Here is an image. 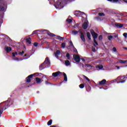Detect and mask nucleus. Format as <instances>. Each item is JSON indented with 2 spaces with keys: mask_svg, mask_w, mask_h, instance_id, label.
Returning a JSON list of instances; mask_svg holds the SVG:
<instances>
[{
  "mask_svg": "<svg viewBox=\"0 0 127 127\" xmlns=\"http://www.w3.org/2000/svg\"><path fill=\"white\" fill-rule=\"evenodd\" d=\"M90 33L93 38V41L94 43L96 44V46H98L99 45V44H98V42L96 40L97 38H98V34L95 32V31L94 30L91 29L90 30Z\"/></svg>",
  "mask_w": 127,
  "mask_h": 127,
  "instance_id": "1",
  "label": "nucleus"
},
{
  "mask_svg": "<svg viewBox=\"0 0 127 127\" xmlns=\"http://www.w3.org/2000/svg\"><path fill=\"white\" fill-rule=\"evenodd\" d=\"M36 74H38V73H35L28 76L26 78V81L27 82V83H30V82H31V79H32V78H33V76H35Z\"/></svg>",
  "mask_w": 127,
  "mask_h": 127,
  "instance_id": "2",
  "label": "nucleus"
},
{
  "mask_svg": "<svg viewBox=\"0 0 127 127\" xmlns=\"http://www.w3.org/2000/svg\"><path fill=\"white\" fill-rule=\"evenodd\" d=\"M77 31L80 34V38L83 42H86V39H85V35L84 34V33H83L81 29H79Z\"/></svg>",
  "mask_w": 127,
  "mask_h": 127,
  "instance_id": "3",
  "label": "nucleus"
},
{
  "mask_svg": "<svg viewBox=\"0 0 127 127\" xmlns=\"http://www.w3.org/2000/svg\"><path fill=\"white\" fill-rule=\"evenodd\" d=\"M44 63L47 65V67H49L50 66V61L49 60V58H46Z\"/></svg>",
  "mask_w": 127,
  "mask_h": 127,
  "instance_id": "4",
  "label": "nucleus"
},
{
  "mask_svg": "<svg viewBox=\"0 0 127 127\" xmlns=\"http://www.w3.org/2000/svg\"><path fill=\"white\" fill-rule=\"evenodd\" d=\"M73 59H74L75 62H77L78 63H79V62H80L81 60V58H80V56L77 55L75 56H73Z\"/></svg>",
  "mask_w": 127,
  "mask_h": 127,
  "instance_id": "5",
  "label": "nucleus"
},
{
  "mask_svg": "<svg viewBox=\"0 0 127 127\" xmlns=\"http://www.w3.org/2000/svg\"><path fill=\"white\" fill-rule=\"evenodd\" d=\"M59 75H60V76H62V72L61 71H57L52 73V76H53V77H58Z\"/></svg>",
  "mask_w": 127,
  "mask_h": 127,
  "instance_id": "6",
  "label": "nucleus"
},
{
  "mask_svg": "<svg viewBox=\"0 0 127 127\" xmlns=\"http://www.w3.org/2000/svg\"><path fill=\"white\" fill-rule=\"evenodd\" d=\"M47 67V65L46 64L44 63H43L41 65L39 66V69L40 71L43 70V69H45Z\"/></svg>",
  "mask_w": 127,
  "mask_h": 127,
  "instance_id": "7",
  "label": "nucleus"
},
{
  "mask_svg": "<svg viewBox=\"0 0 127 127\" xmlns=\"http://www.w3.org/2000/svg\"><path fill=\"white\" fill-rule=\"evenodd\" d=\"M35 80L37 84H41L43 82V80L39 77H36Z\"/></svg>",
  "mask_w": 127,
  "mask_h": 127,
  "instance_id": "8",
  "label": "nucleus"
},
{
  "mask_svg": "<svg viewBox=\"0 0 127 127\" xmlns=\"http://www.w3.org/2000/svg\"><path fill=\"white\" fill-rule=\"evenodd\" d=\"M115 26L118 28H122V27H124V24L119 23H115Z\"/></svg>",
  "mask_w": 127,
  "mask_h": 127,
  "instance_id": "9",
  "label": "nucleus"
},
{
  "mask_svg": "<svg viewBox=\"0 0 127 127\" xmlns=\"http://www.w3.org/2000/svg\"><path fill=\"white\" fill-rule=\"evenodd\" d=\"M88 23H87L86 22L83 23V24H82V27L83 29H87V28H88Z\"/></svg>",
  "mask_w": 127,
  "mask_h": 127,
  "instance_id": "10",
  "label": "nucleus"
},
{
  "mask_svg": "<svg viewBox=\"0 0 127 127\" xmlns=\"http://www.w3.org/2000/svg\"><path fill=\"white\" fill-rule=\"evenodd\" d=\"M107 82V80L106 79H103L102 80L99 82V85H105L106 84V82Z\"/></svg>",
  "mask_w": 127,
  "mask_h": 127,
  "instance_id": "11",
  "label": "nucleus"
},
{
  "mask_svg": "<svg viewBox=\"0 0 127 127\" xmlns=\"http://www.w3.org/2000/svg\"><path fill=\"white\" fill-rule=\"evenodd\" d=\"M61 52L60 50H57L56 53H55V56L57 58L59 57Z\"/></svg>",
  "mask_w": 127,
  "mask_h": 127,
  "instance_id": "12",
  "label": "nucleus"
},
{
  "mask_svg": "<svg viewBox=\"0 0 127 127\" xmlns=\"http://www.w3.org/2000/svg\"><path fill=\"white\" fill-rule=\"evenodd\" d=\"M62 75H63L64 77V81H65V82H67V81L68 80V79L67 78V75L66 74V73L63 72L62 73Z\"/></svg>",
  "mask_w": 127,
  "mask_h": 127,
  "instance_id": "13",
  "label": "nucleus"
},
{
  "mask_svg": "<svg viewBox=\"0 0 127 127\" xmlns=\"http://www.w3.org/2000/svg\"><path fill=\"white\" fill-rule=\"evenodd\" d=\"M5 51H6L7 53H8L9 52H10L11 51V48L6 47L5 48Z\"/></svg>",
  "mask_w": 127,
  "mask_h": 127,
  "instance_id": "14",
  "label": "nucleus"
},
{
  "mask_svg": "<svg viewBox=\"0 0 127 127\" xmlns=\"http://www.w3.org/2000/svg\"><path fill=\"white\" fill-rule=\"evenodd\" d=\"M85 88L87 92H90V91H91V86H90V85H86Z\"/></svg>",
  "mask_w": 127,
  "mask_h": 127,
  "instance_id": "15",
  "label": "nucleus"
},
{
  "mask_svg": "<svg viewBox=\"0 0 127 127\" xmlns=\"http://www.w3.org/2000/svg\"><path fill=\"white\" fill-rule=\"evenodd\" d=\"M26 41L27 43L31 44V38L29 37V38L26 39Z\"/></svg>",
  "mask_w": 127,
  "mask_h": 127,
  "instance_id": "16",
  "label": "nucleus"
},
{
  "mask_svg": "<svg viewBox=\"0 0 127 127\" xmlns=\"http://www.w3.org/2000/svg\"><path fill=\"white\" fill-rule=\"evenodd\" d=\"M47 34H48V35H49V36H51V37H53L54 36H56L55 34H54L53 33H52L50 32H48Z\"/></svg>",
  "mask_w": 127,
  "mask_h": 127,
  "instance_id": "17",
  "label": "nucleus"
},
{
  "mask_svg": "<svg viewBox=\"0 0 127 127\" xmlns=\"http://www.w3.org/2000/svg\"><path fill=\"white\" fill-rule=\"evenodd\" d=\"M86 35L87 36V38L89 39V40H91V34L90 32H88L86 33Z\"/></svg>",
  "mask_w": 127,
  "mask_h": 127,
  "instance_id": "18",
  "label": "nucleus"
},
{
  "mask_svg": "<svg viewBox=\"0 0 127 127\" xmlns=\"http://www.w3.org/2000/svg\"><path fill=\"white\" fill-rule=\"evenodd\" d=\"M64 64L66 66L70 65V61H69L68 60L65 61Z\"/></svg>",
  "mask_w": 127,
  "mask_h": 127,
  "instance_id": "19",
  "label": "nucleus"
},
{
  "mask_svg": "<svg viewBox=\"0 0 127 127\" xmlns=\"http://www.w3.org/2000/svg\"><path fill=\"white\" fill-rule=\"evenodd\" d=\"M119 63H121V64H125L127 63V61H124V60H119Z\"/></svg>",
  "mask_w": 127,
  "mask_h": 127,
  "instance_id": "20",
  "label": "nucleus"
},
{
  "mask_svg": "<svg viewBox=\"0 0 127 127\" xmlns=\"http://www.w3.org/2000/svg\"><path fill=\"white\" fill-rule=\"evenodd\" d=\"M74 15L76 16H80V11H76L74 12Z\"/></svg>",
  "mask_w": 127,
  "mask_h": 127,
  "instance_id": "21",
  "label": "nucleus"
},
{
  "mask_svg": "<svg viewBox=\"0 0 127 127\" xmlns=\"http://www.w3.org/2000/svg\"><path fill=\"white\" fill-rule=\"evenodd\" d=\"M72 34L73 35H76L77 34H78V31H76V30H73L72 31Z\"/></svg>",
  "mask_w": 127,
  "mask_h": 127,
  "instance_id": "22",
  "label": "nucleus"
},
{
  "mask_svg": "<svg viewBox=\"0 0 127 127\" xmlns=\"http://www.w3.org/2000/svg\"><path fill=\"white\" fill-rule=\"evenodd\" d=\"M79 87L80 89H84V87H85V84L82 83V84H80L79 85Z\"/></svg>",
  "mask_w": 127,
  "mask_h": 127,
  "instance_id": "23",
  "label": "nucleus"
},
{
  "mask_svg": "<svg viewBox=\"0 0 127 127\" xmlns=\"http://www.w3.org/2000/svg\"><path fill=\"white\" fill-rule=\"evenodd\" d=\"M48 126H51L52 125V120H50L47 123Z\"/></svg>",
  "mask_w": 127,
  "mask_h": 127,
  "instance_id": "24",
  "label": "nucleus"
},
{
  "mask_svg": "<svg viewBox=\"0 0 127 127\" xmlns=\"http://www.w3.org/2000/svg\"><path fill=\"white\" fill-rule=\"evenodd\" d=\"M66 46V44L65 43H63L61 45V47L62 48H65V47Z\"/></svg>",
  "mask_w": 127,
  "mask_h": 127,
  "instance_id": "25",
  "label": "nucleus"
},
{
  "mask_svg": "<svg viewBox=\"0 0 127 127\" xmlns=\"http://www.w3.org/2000/svg\"><path fill=\"white\" fill-rule=\"evenodd\" d=\"M4 10V7L3 6L0 5V11H3Z\"/></svg>",
  "mask_w": 127,
  "mask_h": 127,
  "instance_id": "26",
  "label": "nucleus"
},
{
  "mask_svg": "<svg viewBox=\"0 0 127 127\" xmlns=\"http://www.w3.org/2000/svg\"><path fill=\"white\" fill-rule=\"evenodd\" d=\"M112 1L114 2H122L123 1L121 0H113Z\"/></svg>",
  "mask_w": 127,
  "mask_h": 127,
  "instance_id": "27",
  "label": "nucleus"
},
{
  "mask_svg": "<svg viewBox=\"0 0 127 127\" xmlns=\"http://www.w3.org/2000/svg\"><path fill=\"white\" fill-rule=\"evenodd\" d=\"M38 31H39L38 30L34 31L32 34V35H33V34H37V32H38Z\"/></svg>",
  "mask_w": 127,
  "mask_h": 127,
  "instance_id": "28",
  "label": "nucleus"
},
{
  "mask_svg": "<svg viewBox=\"0 0 127 127\" xmlns=\"http://www.w3.org/2000/svg\"><path fill=\"white\" fill-rule=\"evenodd\" d=\"M126 80H121L120 81H118L117 83L119 84V83H126Z\"/></svg>",
  "mask_w": 127,
  "mask_h": 127,
  "instance_id": "29",
  "label": "nucleus"
},
{
  "mask_svg": "<svg viewBox=\"0 0 127 127\" xmlns=\"http://www.w3.org/2000/svg\"><path fill=\"white\" fill-rule=\"evenodd\" d=\"M66 57L68 60H70V54L67 53L66 55Z\"/></svg>",
  "mask_w": 127,
  "mask_h": 127,
  "instance_id": "30",
  "label": "nucleus"
},
{
  "mask_svg": "<svg viewBox=\"0 0 127 127\" xmlns=\"http://www.w3.org/2000/svg\"><path fill=\"white\" fill-rule=\"evenodd\" d=\"M83 77L86 80H87V81H88V82H90V79H89L88 77L86 76L85 75H83Z\"/></svg>",
  "mask_w": 127,
  "mask_h": 127,
  "instance_id": "31",
  "label": "nucleus"
},
{
  "mask_svg": "<svg viewBox=\"0 0 127 127\" xmlns=\"http://www.w3.org/2000/svg\"><path fill=\"white\" fill-rule=\"evenodd\" d=\"M99 40H100V41L101 40H103V36L102 35H100L99 38H98Z\"/></svg>",
  "mask_w": 127,
  "mask_h": 127,
  "instance_id": "32",
  "label": "nucleus"
},
{
  "mask_svg": "<svg viewBox=\"0 0 127 127\" xmlns=\"http://www.w3.org/2000/svg\"><path fill=\"white\" fill-rule=\"evenodd\" d=\"M98 15L99 16H105V13H99Z\"/></svg>",
  "mask_w": 127,
  "mask_h": 127,
  "instance_id": "33",
  "label": "nucleus"
},
{
  "mask_svg": "<svg viewBox=\"0 0 127 127\" xmlns=\"http://www.w3.org/2000/svg\"><path fill=\"white\" fill-rule=\"evenodd\" d=\"M66 21H67V22H68V23H71V22H72V19H67L66 20Z\"/></svg>",
  "mask_w": 127,
  "mask_h": 127,
  "instance_id": "34",
  "label": "nucleus"
},
{
  "mask_svg": "<svg viewBox=\"0 0 127 127\" xmlns=\"http://www.w3.org/2000/svg\"><path fill=\"white\" fill-rule=\"evenodd\" d=\"M58 37H59V40H63L64 39V37H62L60 36H58Z\"/></svg>",
  "mask_w": 127,
  "mask_h": 127,
  "instance_id": "35",
  "label": "nucleus"
},
{
  "mask_svg": "<svg viewBox=\"0 0 127 127\" xmlns=\"http://www.w3.org/2000/svg\"><path fill=\"white\" fill-rule=\"evenodd\" d=\"M108 40H111L112 39H113V37L112 36H108Z\"/></svg>",
  "mask_w": 127,
  "mask_h": 127,
  "instance_id": "36",
  "label": "nucleus"
},
{
  "mask_svg": "<svg viewBox=\"0 0 127 127\" xmlns=\"http://www.w3.org/2000/svg\"><path fill=\"white\" fill-rule=\"evenodd\" d=\"M34 46H35V47H37V46H38V43L37 42L34 43Z\"/></svg>",
  "mask_w": 127,
  "mask_h": 127,
  "instance_id": "37",
  "label": "nucleus"
},
{
  "mask_svg": "<svg viewBox=\"0 0 127 127\" xmlns=\"http://www.w3.org/2000/svg\"><path fill=\"white\" fill-rule=\"evenodd\" d=\"M69 43L72 47H74V45L73 44V42H72V41H70Z\"/></svg>",
  "mask_w": 127,
  "mask_h": 127,
  "instance_id": "38",
  "label": "nucleus"
},
{
  "mask_svg": "<svg viewBox=\"0 0 127 127\" xmlns=\"http://www.w3.org/2000/svg\"><path fill=\"white\" fill-rule=\"evenodd\" d=\"M45 84H46V85H48V84H50V85H53V84H52L51 83L48 82V81H46Z\"/></svg>",
  "mask_w": 127,
  "mask_h": 127,
  "instance_id": "39",
  "label": "nucleus"
},
{
  "mask_svg": "<svg viewBox=\"0 0 127 127\" xmlns=\"http://www.w3.org/2000/svg\"><path fill=\"white\" fill-rule=\"evenodd\" d=\"M123 36H124V37H125V38H127V33H124L123 34Z\"/></svg>",
  "mask_w": 127,
  "mask_h": 127,
  "instance_id": "40",
  "label": "nucleus"
},
{
  "mask_svg": "<svg viewBox=\"0 0 127 127\" xmlns=\"http://www.w3.org/2000/svg\"><path fill=\"white\" fill-rule=\"evenodd\" d=\"M85 67H86V68H89V67H91V65H90L89 64H87L85 65Z\"/></svg>",
  "mask_w": 127,
  "mask_h": 127,
  "instance_id": "41",
  "label": "nucleus"
},
{
  "mask_svg": "<svg viewBox=\"0 0 127 127\" xmlns=\"http://www.w3.org/2000/svg\"><path fill=\"white\" fill-rule=\"evenodd\" d=\"M79 25H80L79 23H76L74 25L75 27H78Z\"/></svg>",
  "mask_w": 127,
  "mask_h": 127,
  "instance_id": "42",
  "label": "nucleus"
},
{
  "mask_svg": "<svg viewBox=\"0 0 127 127\" xmlns=\"http://www.w3.org/2000/svg\"><path fill=\"white\" fill-rule=\"evenodd\" d=\"M19 54L20 55H22L24 54V51H23L22 52H19Z\"/></svg>",
  "mask_w": 127,
  "mask_h": 127,
  "instance_id": "43",
  "label": "nucleus"
},
{
  "mask_svg": "<svg viewBox=\"0 0 127 127\" xmlns=\"http://www.w3.org/2000/svg\"><path fill=\"white\" fill-rule=\"evenodd\" d=\"M85 14V13L84 12H81L80 11V15H84Z\"/></svg>",
  "mask_w": 127,
  "mask_h": 127,
  "instance_id": "44",
  "label": "nucleus"
},
{
  "mask_svg": "<svg viewBox=\"0 0 127 127\" xmlns=\"http://www.w3.org/2000/svg\"><path fill=\"white\" fill-rule=\"evenodd\" d=\"M113 50L114 52H117V48L116 47H114Z\"/></svg>",
  "mask_w": 127,
  "mask_h": 127,
  "instance_id": "45",
  "label": "nucleus"
},
{
  "mask_svg": "<svg viewBox=\"0 0 127 127\" xmlns=\"http://www.w3.org/2000/svg\"><path fill=\"white\" fill-rule=\"evenodd\" d=\"M114 37L115 38H119V35L117 34V35H114Z\"/></svg>",
  "mask_w": 127,
  "mask_h": 127,
  "instance_id": "46",
  "label": "nucleus"
},
{
  "mask_svg": "<svg viewBox=\"0 0 127 127\" xmlns=\"http://www.w3.org/2000/svg\"><path fill=\"white\" fill-rule=\"evenodd\" d=\"M103 66L102 65H101L100 66H99V69H103Z\"/></svg>",
  "mask_w": 127,
  "mask_h": 127,
  "instance_id": "47",
  "label": "nucleus"
},
{
  "mask_svg": "<svg viewBox=\"0 0 127 127\" xmlns=\"http://www.w3.org/2000/svg\"><path fill=\"white\" fill-rule=\"evenodd\" d=\"M122 78H124V79H127V75H124Z\"/></svg>",
  "mask_w": 127,
  "mask_h": 127,
  "instance_id": "48",
  "label": "nucleus"
},
{
  "mask_svg": "<svg viewBox=\"0 0 127 127\" xmlns=\"http://www.w3.org/2000/svg\"><path fill=\"white\" fill-rule=\"evenodd\" d=\"M12 55L13 57H15V54L14 53H12Z\"/></svg>",
  "mask_w": 127,
  "mask_h": 127,
  "instance_id": "49",
  "label": "nucleus"
},
{
  "mask_svg": "<svg viewBox=\"0 0 127 127\" xmlns=\"http://www.w3.org/2000/svg\"><path fill=\"white\" fill-rule=\"evenodd\" d=\"M92 51L93 52H96V49H92Z\"/></svg>",
  "mask_w": 127,
  "mask_h": 127,
  "instance_id": "50",
  "label": "nucleus"
},
{
  "mask_svg": "<svg viewBox=\"0 0 127 127\" xmlns=\"http://www.w3.org/2000/svg\"><path fill=\"white\" fill-rule=\"evenodd\" d=\"M116 68H117L118 69H120V66L116 65Z\"/></svg>",
  "mask_w": 127,
  "mask_h": 127,
  "instance_id": "51",
  "label": "nucleus"
},
{
  "mask_svg": "<svg viewBox=\"0 0 127 127\" xmlns=\"http://www.w3.org/2000/svg\"><path fill=\"white\" fill-rule=\"evenodd\" d=\"M81 60L83 61V62H85V59H81Z\"/></svg>",
  "mask_w": 127,
  "mask_h": 127,
  "instance_id": "52",
  "label": "nucleus"
},
{
  "mask_svg": "<svg viewBox=\"0 0 127 127\" xmlns=\"http://www.w3.org/2000/svg\"><path fill=\"white\" fill-rule=\"evenodd\" d=\"M124 2H126L127 3V0H123Z\"/></svg>",
  "mask_w": 127,
  "mask_h": 127,
  "instance_id": "53",
  "label": "nucleus"
},
{
  "mask_svg": "<svg viewBox=\"0 0 127 127\" xmlns=\"http://www.w3.org/2000/svg\"><path fill=\"white\" fill-rule=\"evenodd\" d=\"M117 40H118V41H121V39H120V38H118Z\"/></svg>",
  "mask_w": 127,
  "mask_h": 127,
  "instance_id": "54",
  "label": "nucleus"
},
{
  "mask_svg": "<svg viewBox=\"0 0 127 127\" xmlns=\"http://www.w3.org/2000/svg\"><path fill=\"white\" fill-rule=\"evenodd\" d=\"M14 60H17L18 61V60H19L18 58H15V59H14Z\"/></svg>",
  "mask_w": 127,
  "mask_h": 127,
  "instance_id": "55",
  "label": "nucleus"
},
{
  "mask_svg": "<svg viewBox=\"0 0 127 127\" xmlns=\"http://www.w3.org/2000/svg\"><path fill=\"white\" fill-rule=\"evenodd\" d=\"M43 78H46V75H44L43 76Z\"/></svg>",
  "mask_w": 127,
  "mask_h": 127,
  "instance_id": "56",
  "label": "nucleus"
},
{
  "mask_svg": "<svg viewBox=\"0 0 127 127\" xmlns=\"http://www.w3.org/2000/svg\"><path fill=\"white\" fill-rule=\"evenodd\" d=\"M15 54V55H17V52L14 53Z\"/></svg>",
  "mask_w": 127,
  "mask_h": 127,
  "instance_id": "57",
  "label": "nucleus"
},
{
  "mask_svg": "<svg viewBox=\"0 0 127 127\" xmlns=\"http://www.w3.org/2000/svg\"><path fill=\"white\" fill-rule=\"evenodd\" d=\"M108 1H113V0H107Z\"/></svg>",
  "mask_w": 127,
  "mask_h": 127,
  "instance_id": "58",
  "label": "nucleus"
},
{
  "mask_svg": "<svg viewBox=\"0 0 127 127\" xmlns=\"http://www.w3.org/2000/svg\"><path fill=\"white\" fill-rule=\"evenodd\" d=\"M124 49H125L126 50H127V48L125 47V48H124Z\"/></svg>",
  "mask_w": 127,
  "mask_h": 127,
  "instance_id": "59",
  "label": "nucleus"
},
{
  "mask_svg": "<svg viewBox=\"0 0 127 127\" xmlns=\"http://www.w3.org/2000/svg\"><path fill=\"white\" fill-rule=\"evenodd\" d=\"M28 58H29V57H27V58H25L24 59H28Z\"/></svg>",
  "mask_w": 127,
  "mask_h": 127,
  "instance_id": "60",
  "label": "nucleus"
},
{
  "mask_svg": "<svg viewBox=\"0 0 127 127\" xmlns=\"http://www.w3.org/2000/svg\"><path fill=\"white\" fill-rule=\"evenodd\" d=\"M24 56H25V57L27 56V54H25V55H24Z\"/></svg>",
  "mask_w": 127,
  "mask_h": 127,
  "instance_id": "61",
  "label": "nucleus"
},
{
  "mask_svg": "<svg viewBox=\"0 0 127 127\" xmlns=\"http://www.w3.org/2000/svg\"><path fill=\"white\" fill-rule=\"evenodd\" d=\"M94 46H96V44H93Z\"/></svg>",
  "mask_w": 127,
  "mask_h": 127,
  "instance_id": "62",
  "label": "nucleus"
},
{
  "mask_svg": "<svg viewBox=\"0 0 127 127\" xmlns=\"http://www.w3.org/2000/svg\"><path fill=\"white\" fill-rule=\"evenodd\" d=\"M62 4V2H60V4Z\"/></svg>",
  "mask_w": 127,
  "mask_h": 127,
  "instance_id": "63",
  "label": "nucleus"
},
{
  "mask_svg": "<svg viewBox=\"0 0 127 127\" xmlns=\"http://www.w3.org/2000/svg\"><path fill=\"white\" fill-rule=\"evenodd\" d=\"M69 0H66V1H68Z\"/></svg>",
  "mask_w": 127,
  "mask_h": 127,
  "instance_id": "64",
  "label": "nucleus"
}]
</instances>
